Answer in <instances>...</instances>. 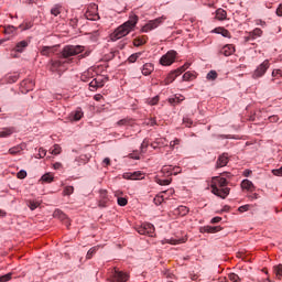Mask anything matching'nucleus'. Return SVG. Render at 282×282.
Listing matches in <instances>:
<instances>
[{
    "label": "nucleus",
    "instance_id": "412c9836",
    "mask_svg": "<svg viewBox=\"0 0 282 282\" xmlns=\"http://www.w3.org/2000/svg\"><path fill=\"white\" fill-rule=\"evenodd\" d=\"M144 174H142V172H133V173H128L124 174L123 177L126 180H142Z\"/></svg>",
    "mask_w": 282,
    "mask_h": 282
},
{
    "label": "nucleus",
    "instance_id": "338daca9",
    "mask_svg": "<svg viewBox=\"0 0 282 282\" xmlns=\"http://www.w3.org/2000/svg\"><path fill=\"white\" fill-rule=\"evenodd\" d=\"M278 17H282V4H280L275 11Z\"/></svg>",
    "mask_w": 282,
    "mask_h": 282
},
{
    "label": "nucleus",
    "instance_id": "09e8293b",
    "mask_svg": "<svg viewBox=\"0 0 282 282\" xmlns=\"http://www.w3.org/2000/svg\"><path fill=\"white\" fill-rule=\"evenodd\" d=\"M117 202H118L119 206H127V204H128V200L124 197H118Z\"/></svg>",
    "mask_w": 282,
    "mask_h": 282
},
{
    "label": "nucleus",
    "instance_id": "4be33fe9",
    "mask_svg": "<svg viewBox=\"0 0 282 282\" xmlns=\"http://www.w3.org/2000/svg\"><path fill=\"white\" fill-rule=\"evenodd\" d=\"M177 76H182V74H177V69L171 72L165 78V85H171V83H173Z\"/></svg>",
    "mask_w": 282,
    "mask_h": 282
},
{
    "label": "nucleus",
    "instance_id": "bf43d9fd",
    "mask_svg": "<svg viewBox=\"0 0 282 282\" xmlns=\"http://www.w3.org/2000/svg\"><path fill=\"white\" fill-rule=\"evenodd\" d=\"M273 175H276L278 177H281L282 176V169H276V170H273L272 171Z\"/></svg>",
    "mask_w": 282,
    "mask_h": 282
},
{
    "label": "nucleus",
    "instance_id": "774afa93",
    "mask_svg": "<svg viewBox=\"0 0 282 282\" xmlns=\"http://www.w3.org/2000/svg\"><path fill=\"white\" fill-rule=\"evenodd\" d=\"M259 194H257V193H253V194H251V195H249V199H259Z\"/></svg>",
    "mask_w": 282,
    "mask_h": 282
},
{
    "label": "nucleus",
    "instance_id": "6e6552de",
    "mask_svg": "<svg viewBox=\"0 0 282 282\" xmlns=\"http://www.w3.org/2000/svg\"><path fill=\"white\" fill-rule=\"evenodd\" d=\"M270 68V62L265 59L262 64H260L257 69L254 70L252 78H261L264 76L265 72Z\"/></svg>",
    "mask_w": 282,
    "mask_h": 282
},
{
    "label": "nucleus",
    "instance_id": "ddd939ff",
    "mask_svg": "<svg viewBox=\"0 0 282 282\" xmlns=\"http://www.w3.org/2000/svg\"><path fill=\"white\" fill-rule=\"evenodd\" d=\"M14 32H17V29H14V26L4 28V34L7 37L2 39L1 43H3L4 41H10L12 39V36H14Z\"/></svg>",
    "mask_w": 282,
    "mask_h": 282
},
{
    "label": "nucleus",
    "instance_id": "c03bdc74",
    "mask_svg": "<svg viewBox=\"0 0 282 282\" xmlns=\"http://www.w3.org/2000/svg\"><path fill=\"white\" fill-rule=\"evenodd\" d=\"M89 87L91 88L90 91H94V89H98V78L93 79L89 83Z\"/></svg>",
    "mask_w": 282,
    "mask_h": 282
},
{
    "label": "nucleus",
    "instance_id": "2f4dec72",
    "mask_svg": "<svg viewBox=\"0 0 282 282\" xmlns=\"http://www.w3.org/2000/svg\"><path fill=\"white\" fill-rule=\"evenodd\" d=\"M176 212L178 213V215H181V217H184V216L188 215V207H186V206H178Z\"/></svg>",
    "mask_w": 282,
    "mask_h": 282
},
{
    "label": "nucleus",
    "instance_id": "5701e85b",
    "mask_svg": "<svg viewBox=\"0 0 282 282\" xmlns=\"http://www.w3.org/2000/svg\"><path fill=\"white\" fill-rule=\"evenodd\" d=\"M147 41H149V37H147V35H142L133 40V45L135 47H140V45H144Z\"/></svg>",
    "mask_w": 282,
    "mask_h": 282
},
{
    "label": "nucleus",
    "instance_id": "052dcab7",
    "mask_svg": "<svg viewBox=\"0 0 282 282\" xmlns=\"http://www.w3.org/2000/svg\"><path fill=\"white\" fill-rule=\"evenodd\" d=\"M110 165H111V159L109 158L104 159L102 166H110Z\"/></svg>",
    "mask_w": 282,
    "mask_h": 282
},
{
    "label": "nucleus",
    "instance_id": "423d86ee",
    "mask_svg": "<svg viewBox=\"0 0 282 282\" xmlns=\"http://www.w3.org/2000/svg\"><path fill=\"white\" fill-rule=\"evenodd\" d=\"M175 58H177V52L169 51L166 54H164L160 58V63H161V65L169 67V66L173 65V63H175Z\"/></svg>",
    "mask_w": 282,
    "mask_h": 282
},
{
    "label": "nucleus",
    "instance_id": "72a5a7b5",
    "mask_svg": "<svg viewBox=\"0 0 282 282\" xmlns=\"http://www.w3.org/2000/svg\"><path fill=\"white\" fill-rule=\"evenodd\" d=\"M51 14H53V17H58V14H61V6L55 4V6L51 9Z\"/></svg>",
    "mask_w": 282,
    "mask_h": 282
},
{
    "label": "nucleus",
    "instance_id": "6ab92c4d",
    "mask_svg": "<svg viewBox=\"0 0 282 282\" xmlns=\"http://www.w3.org/2000/svg\"><path fill=\"white\" fill-rule=\"evenodd\" d=\"M221 230L220 226H205V227H200V232H209V234H215V232H219Z\"/></svg>",
    "mask_w": 282,
    "mask_h": 282
},
{
    "label": "nucleus",
    "instance_id": "aec40b11",
    "mask_svg": "<svg viewBox=\"0 0 282 282\" xmlns=\"http://www.w3.org/2000/svg\"><path fill=\"white\" fill-rule=\"evenodd\" d=\"M83 116H84L83 110L77 109L70 113L69 118L72 122H78V120H82Z\"/></svg>",
    "mask_w": 282,
    "mask_h": 282
},
{
    "label": "nucleus",
    "instance_id": "3c124183",
    "mask_svg": "<svg viewBox=\"0 0 282 282\" xmlns=\"http://www.w3.org/2000/svg\"><path fill=\"white\" fill-rule=\"evenodd\" d=\"M118 127H127L129 124V119H121L117 122Z\"/></svg>",
    "mask_w": 282,
    "mask_h": 282
},
{
    "label": "nucleus",
    "instance_id": "c756f323",
    "mask_svg": "<svg viewBox=\"0 0 282 282\" xmlns=\"http://www.w3.org/2000/svg\"><path fill=\"white\" fill-rule=\"evenodd\" d=\"M21 151H23V147H21V145H15V147L9 149L10 155H19V153H21Z\"/></svg>",
    "mask_w": 282,
    "mask_h": 282
},
{
    "label": "nucleus",
    "instance_id": "a211bd4d",
    "mask_svg": "<svg viewBox=\"0 0 282 282\" xmlns=\"http://www.w3.org/2000/svg\"><path fill=\"white\" fill-rule=\"evenodd\" d=\"M28 45H30V43L25 40H22L15 44L13 50L14 52L22 53V52H25V48L28 47Z\"/></svg>",
    "mask_w": 282,
    "mask_h": 282
},
{
    "label": "nucleus",
    "instance_id": "b1692460",
    "mask_svg": "<svg viewBox=\"0 0 282 282\" xmlns=\"http://www.w3.org/2000/svg\"><path fill=\"white\" fill-rule=\"evenodd\" d=\"M40 54H42V56H50V54H54V46H43Z\"/></svg>",
    "mask_w": 282,
    "mask_h": 282
},
{
    "label": "nucleus",
    "instance_id": "bb28decb",
    "mask_svg": "<svg viewBox=\"0 0 282 282\" xmlns=\"http://www.w3.org/2000/svg\"><path fill=\"white\" fill-rule=\"evenodd\" d=\"M14 133V128H2L1 138H10Z\"/></svg>",
    "mask_w": 282,
    "mask_h": 282
},
{
    "label": "nucleus",
    "instance_id": "c9c22d12",
    "mask_svg": "<svg viewBox=\"0 0 282 282\" xmlns=\"http://www.w3.org/2000/svg\"><path fill=\"white\" fill-rule=\"evenodd\" d=\"M155 206H160V204H162V202H164V195L159 194L154 197L153 199Z\"/></svg>",
    "mask_w": 282,
    "mask_h": 282
},
{
    "label": "nucleus",
    "instance_id": "f8f14e48",
    "mask_svg": "<svg viewBox=\"0 0 282 282\" xmlns=\"http://www.w3.org/2000/svg\"><path fill=\"white\" fill-rule=\"evenodd\" d=\"M228 164V153H223L218 156V160L216 162L217 169H221L224 166H227Z\"/></svg>",
    "mask_w": 282,
    "mask_h": 282
},
{
    "label": "nucleus",
    "instance_id": "8fccbe9b",
    "mask_svg": "<svg viewBox=\"0 0 282 282\" xmlns=\"http://www.w3.org/2000/svg\"><path fill=\"white\" fill-rule=\"evenodd\" d=\"M156 182L160 186H169L171 184V180H158Z\"/></svg>",
    "mask_w": 282,
    "mask_h": 282
},
{
    "label": "nucleus",
    "instance_id": "4c0bfd02",
    "mask_svg": "<svg viewBox=\"0 0 282 282\" xmlns=\"http://www.w3.org/2000/svg\"><path fill=\"white\" fill-rule=\"evenodd\" d=\"M273 271L275 273V276L281 278L282 276V264H278L273 267Z\"/></svg>",
    "mask_w": 282,
    "mask_h": 282
},
{
    "label": "nucleus",
    "instance_id": "7c9ffc66",
    "mask_svg": "<svg viewBox=\"0 0 282 282\" xmlns=\"http://www.w3.org/2000/svg\"><path fill=\"white\" fill-rule=\"evenodd\" d=\"M26 204H28L30 210H36V208H39V206H41V203L37 200H28Z\"/></svg>",
    "mask_w": 282,
    "mask_h": 282
},
{
    "label": "nucleus",
    "instance_id": "9b49d317",
    "mask_svg": "<svg viewBox=\"0 0 282 282\" xmlns=\"http://www.w3.org/2000/svg\"><path fill=\"white\" fill-rule=\"evenodd\" d=\"M21 89L22 94H28V91H32V89H34V82L32 79L22 82Z\"/></svg>",
    "mask_w": 282,
    "mask_h": 282
},
{
    "label": "nucleus",
    "instance_id": "a19ab883",
    "mask_svg": "<svg viewBox=\"0 0 282 282\" xmlns=\"http://www.w3.org/2000/svg\"><path fill=\"white\" fill-rule=\"evenodd\" d=\"M8 83L12 84V83H17V80H19V75L14 74V75H9L6 77Z\"/></svg>",
    "mask_w": 282,
    "mask_h": 282
},
{
    "label": "nucleus",
    "instance_id": "f704fd0d",
    "mask_svg": "<svg viewBox=\"0 0 282 282\" xmlns=\"http://www.w3.org/2000/svg\"><path fill=\"white\" fill-rule=\"evenodd\" d=\"M96 252H98V247L90 248L86 254V259H91V257H94Z\"/></svg>",
    "mask_w": 282,
    "mask_h": 282
},
{
    "label": "nucleus",
    "instance_id": "864d4df0",
    "mask_svg": "<svg viewBox=\"0 0 282 282\" xmlns=\"http://www.w3.org/2000/svg\"><path fill=\"white\" fill-rule=\"evenodd\" d=\"M10 279H12V273H7L1 276V282L10 281Z\"/></svg>",
    "mask_w": 282,
    "mask_h": 282
},
{
    "label": "nucleus",
    "instance_id": "f3484780",
    "mask_svg": "<svg viewBox=\"0 0 282 282\" xmlns=\"http://www.w3.org/2000/svg\"><path fill=\"white\" fill-rule=\"evenodd\" d=\"M154 69H155V66H153L152 63H145L142 67V74L143 76H151Z\"/></svg>",
    "mask_w": 282,
    "mask_h": 282
},
{
    "label": "nucleus",
    "instance_id": "a878e982",
    "mask_svg": "<svg viewBox=\"0 0 282 282\" xmlns=\"http://www.w3.org/2000/svg\"><path fill=\"white\" fill-rule=\"evenodd\" d=\"M216 34H221V36H225V39H230V31L226 30L224 28H217L215 29Z\"/></svg>",
    "mask_w": 282,
    "mask_h": 282
},
{
    "label": "nucleus",
    "instance_id": "0e129e2a",
    "mask_svg": "<svg viewBox=\"0 0 282 282\" xmlns=\"http://www.w3.org/2000/svg\"><path fill=\"white\" fill-rule=\"evenodd\" d=\"M57 215H59V218H61V219H64V218H65V214H63V212H61V210H56V212L54 213V217H57Z\"/></svg>",
    "mask_w": 282,
    "mask_h": 282
},
{
    "label": "nucleus",
    "instance_id": "f257e3e1",
    "mask_svg": "<svg viewBox=\"0 0 282 282\" xmlns=\"http://www.w3.org/2000/svg\"><path fill=\"white\" fill-rule=\"evenodd\" d=\"M85 51V46L83 45H66L62 50V57L66 58V61H52L51 62V72H58L65 63H74V58L72 56H78V54H83Z\"/></svg>",
    "mask_w": 282,
    "mask_h": 282
},
{
    "label": "nucleus",
    "instance_id": "5fc2aeb1",
    "mask_svg": "<svg viewBox=\"0 0 282 282\" xmlns=\"http://www.w3.org/2000/svg\"><path fill=\"white\" fill-rule=\"evenodd\" d=\"M69 25H70V28H77L78 26V19H72L70 21H69Z\"/></svg>",
    "mask_w": 282,
    "mask_h": 282
},
{
    "label": "nucleus",
    "instance_id": "2eb2a0df",
    "mask_svg": "<svg viewBox=\"0 0 282 282\" xmlns=\"http://www.w3.org/2000/svg\"><path fill=\"white\" fill-rule=\"evenodd\" d=\"M235 52V45L232 44H226L221 50L220 54H224V56H232V53Z\"/></svg>",
    "mask_w": 282,
    "mask_h": 282
},
{
    "label": "nucleus",
    "instance_id": "58836bf2",
    "mask_svg": "<svg viewBox=\"0 0 282 282\" xmlns=\"http://www.w3.org/2000/svg\"><path fill=\"white\" fill-rule=\"evenodd\" d=\"M52 155H59L61 153V145L55 144L53 148H51Z\"/></svg>",
    "mask_w": 282,
    "mask_h": 282
},
{
    "label": "nucleus",
    "instance_id": "c85d7f7f",
    "mask_svg": "<svg viewBox=\"0 0 282 282\" xmlns=\"http://www.w3.org/2000/svg\"><path fill=\"white\" fill-rule=\"evenodd\" d=\"M184 96L180 95L178 97L175 96L174 98H170L169 102L170 105H180V102H183Z\"/></svg>",
    "mask_w": 282,
    "mask_h": 282
},
{
    "label": "nucleus",
    "instance_id": "20e7f679",
    "mask_svg": "<svg viewBox=\"0 0 282 282\" xmlns=\"http://www.w3.org/2000/svg\"><path fill=\"white\" fill-rule=\"evenodd\" d=\"M109 282H128L129 275L126 272H122L118 269H112L110 272V279H108Z\"/></svg>",
    "mask_w": 282,
    "mask_h": 282
},
{
    "label": "nucleus",
    "instance_id": "4468645a",
    "mask_svg": "<svg viewBox=\"0 0 282 282\" xmlns=\"http://www.w3.org/2000/svg\"><path fill=\"white\" fill-rule=\"evenodd\" d=\"M241 188L243 191H248L249 193H253L256 187H254V184L250 180H243L241 182Z\"/></svg>",
    "mask_w": 282,
    "mask_h": 282
},
{
    "label": "nucleus",
    "instance_id": "13d9d810",
    "mask_svg": "<svg viewBox=\"0 0 282 282\" xmlns=\"http://www.w3.org/2000/svg\"><path fill=\"white\" fill-rule=\"evenodd\" d=\"M148 147H149V141H147V139H145L141 143V151H142V153H144V149H147Z\"/></svg>",
    "mask_w": 282,
    "mask_h": 282
},
{
    "label": "nucleus",
    "instance_id": "e2e57ef3",
    "mask_svg": "<svg viewBox=\"0 0 282 282\" xmlns=\"http://www.w3.org/2000/svg\"><path fill=\"white\" fill-rule=\"evenodd\" d=\"M219 221H221V217L216 216L210 220V224H219Z\"/></svg>",
    "mask_w": 282,
    "mask_h": 282
},
{
    "label": "nucleus",
    "instance_id": "393cba45",
    "mask_svg": "<svg viewBox=\"0 0 282 282\" xmlns=\"http://www.w3.org/2000/svg\"><path fill=\"white\" fill-rule=\"evenodd\" d=\"M227 14L228 13L224 9L216 10V19H218V21H226Z\"/></svg>",
    "mask_w": 282,
    "mask_h": 282
},
{
    "label": "nucleus",
    "instance_id": "cd10ccee",
    "mask_svg": "<svg viewBox=\"0 0 282 282\" xmlns=\"http://www.w3.org/2000/svg\"><path fill=\"white\" fill-rule=\"evenodd\" d=\"M41 182H44L45 184H52V182H54V176L51 173H46L41 177Z\"/></svg>",
    "mask_w": 282,
    "mask_h": 282
},
{
    "label": "nucleus",
    "instance_id": "603ef678",
    "mask_svg": "<svg viewBox=\"0 0 282 282\" xmlns=\"http://www.w3.org/2000/svg\"><path fill=\"white\" fill-rule=\"evenodd\" d=\"M239 213H248L250 210V205H242L238 208Z\"/></svg>",
    "mask_w": 282,
    "mask_h": 282
},
{
    "label": "nucleus",
    "instance_id": "69168bd1",
    "mask_svg": "<svg viewBox=\"0 0 282 282\" xmlns=\"http://www.w3.org/2000/svg\"><path fill=\"white\" fill-rule=\"evenodd\" d=\"M102 98L104 97L100 94H97V95L94 96V100H96L97 102H100L102 100Z\"/></svg>",
    "mask_w": 282,
    "mask_h": 282
},
{
    "label": "nucleus",
    "instance_id": "49530a36",
    "mask_svg": "<svg viewBox=\"0 0 282 282\" xmlns=\"http://www.w3.org/2000/svg\"><path fill=\"white\" fill-rule=\"evenodd\" d=\"M17 177L18 180H25V177H28V172H25V170H21L18 172Z\"/></svg>",
    "mask_w": 282,
    "mask_h": 282
},
{
    "label": "nucleus",
    "instance_id": "1a4fd4ad",
    "mask_svg": "<svg viewBox=\"0 0 282 282\" xmlns=\"http://www.w3.org/2000/svg\"><path fill=\"white\" fill-rule=\"evenodd\" d=\"M164 20V18H158L154 20L149 21L143 28H142V32H151V30H155V28H159L160 24L162 23V21Z\"/></svg>",
    "mask_w": 282,
    "mask_h": 282
},
{
    "label": "nucleus",
    "instance_id": "9d476101",
    "mask_svg": "<svg viewBox=\"0 0 282 282\" xmlns=\"http://www.w3.org/2000/svg\"><path fill=\"white\" fill-rule=\"evenodd\" d=\"M99 208H107L109 206V196L107 195V189L99 191Z\"/></svg>",
    "mask_w": 282,
    "mask_h": 282
},
{
    "label": "nucleus",
    "instance_id": "de8ad7c7",
    "mask_svg": "<svg viewBox=\"0 0 282 282\" xmlns=\"http://www.w3.org/2000/svg\"><path fill=\"white\" fill-rule=\"evenodd\" d=\"M64 195H73L74 194V186H66L64 188Z\"/></svg>",
    "mask_w": 282,
    "mask_h": 282
},
{
    "label": "nucleus",
    "instance_id": "4d7b16f0",
    "mask_svg": "<svg viewBox=\"0 0 282 282\" xmlns=\"http://www.w3.org/2000/svg\"><path fill=\"white\" fill-rule=\"evenodd\" d=\"M177 144H180V139H175L174 141L170 142L171 149H175V147H177Z\"/></svg>",
    "mask_w": 282,
    "mask_h": 282
},
{
    "label": "nucleus",
    "instance_id": "473e14b6",
    "mask_svg": "<svg viewBox=\"0 0 282 282\" xmlns=\"http://www.w3.org/2000/svg\"><path fill=\"white\" fill-rule=\"evenodd\" d=\"M141 56H142L141 52L134 53L129 56L128 61H129V63H135V61H138Z\"/></svg>",
    "mask_w": 282,
    "mask_h": 282
},
{
    "label": "nucleus",
    "instance_id": "f03ea898",
    "mask_svg": "<svg viewBox=\"0 0 282 282\" xmlns=\"http://www.w3.org/2000/svg\"><path fill=\"white\" fill-rule=\"evenodd\" d=\"M135 25H138V15L133 14L129 18V20L116 29L112 33V41H118L124 36H127L132 30H134Z\"/></svg>",
    "mask_w": 282,
    "mask_h": 282
},
{
    "label": "nucleus",
    "instance_id": "a18cd8bd",
    "mask_svg": "<svg viewBox=\"0 0 282 282\" xmlns=\"http://www.w3.org/2000/svg\"><path fill=\"white\" fill-rule=\"evenodd\" d=\"M191 67V63H185L183 66L177 68V74H184L185 69H188Z\"/></svg>",
    "mask_w": 282,
    "mask_h": 282
},
{
    "label": "nucleus",
    "instance_id": "7ed1b4c3",
    "mask_svg": "<svg viewBox=\"0 0 282 282\" xmlns=\"http://www.w3.org/2000/svg\"><path fill=\"white\" fill-rule=\"evenodd\" d=\"M227 185L226 177L215 176L212 180V193L221 199H226L227 195H230V188L226 187Z\"/></svg>",
    "mask_w": 282,
    "mask_h": 282
},
{
    "label": "nucleus",
    "instance_id": "dca6fc26",
    "mask_svg": "<svg viewBox=\"0 0 282 282\" xmlns=\"http://www.w3.org/2000/svg\"><path fill=\"white\" fill-rule=\"evenodd\" d=\"M263 34V31L259 28L254 29L253 31L249 32L247 36V41H254V39H259Z\"/></svg>",
    "mask_w": 282,
    "mask_h": 282
},
{
    "label": "nucleus",
    "instance_id": "0eeeda50",
    "mask_svg": "<svg viewBox=\"0 0 282 282\" xmlns=\"http://www.w3.org/2000/svg\"><path fill=\"white\" fill-rule=\"evenodd\" d=\"M139 235H149V237H153V232H155V227L150 223H144L141 226L135 228Z\"/></svg>",
    "mask_w": 282,
    "mask_h": 282
},
{
    "label": "nucleus",
    "instance_id": "79ce46f5",
    "mask_svg": "<svg viewBox=\"0 0 282 282\" xmlns=\"http://www.w3.org/2000/svg\"><path fill=\"white\" fill-rule=\"evenodd\" d=\"M158 102H160V97L155 96L153 98L148 99V105H151L152 107L158 105Z\"/></svg>",
    "mask_w": 282,
    "mask_h": 282
},
{
    "label": "nucleus",
    "instance_id": "e433bc0d",
    "mask_svg": "<svg viewBox=\"0 0 282 282\" xmlns=\"http://www.w3.org/2000/svg\"><path fill=\"white\" fill-rule=\"evenodd\" d=\"M195 78V74L191 73V72H186L183 75V80L188 82V80H194Z\"/></svg>",
    "mask_w": 282,
    "mask_h": 282
},
{
    "label": "nucleus",
    "instance_id": "ea45409f",
    "mask_svg": "<svg viewBox=\"0 0 282 282\" xmlns=\"http://www.w3.org/2000/svg\"><path fill=\"white\" fill-rule=\"evenodd\" d=\"M207 80H216L217 78V72L216 70H210L207 76H206Z\"/></svg>",
    "mask_w": 282,
    "mask_h": 282
},
{
    "label": "nucleus",
    "instance_id": "39448f33",
    "mask_svg": "<svg viewBox=\"0 0 282 282\" xmlns=\"http://www.w3.org/2000/svg\"><path fill=\"white\" fill-rule=\"evenodd\" d=\"M85 18L88 21H99L100 15L98 14V4L91 3L88 6L87 11L85 13Z\"/></svg>",
    "mask_w": 282,
    "mask_h": 282
},
{
    "label": "nucleus",
    "instance_id": "6e6d98bb",
    "mask_svg": "<svg viewBox=\"0 0 282 282\" xmlns=\"http://www.w3.org/2000/svg\"><path fill=\"white\" fill-rule=\"evenodd\" d=\"M45 155H47V151L43 148L39 149V156L40 158H45Z\"/></svg>",
    "mask_w": 282,
    "mask_h": 282
},
{
    "label": "nucleus",
    "instance_id": "37998d69",
    "mask_svg": "<svg viewBox=\"0 0 282 282\" xmlns=\"http://www.w3.org/2000/svg\"><path fill=\"white\" fill-rule=\"evenodd\" d=\"M228 276H229V281L231 282H241V278H239V275L235 273H230Z\"/></svg>",
    "mask_w": 282,
    "mask_h": 282
},
{
    "label": "nucleus",
    "instance_id": "680f3d73",
    "mask_svg": "<svg viewBox=\"0 0 282 282\" xmlns=\"http://www.w3.org/2000/svg\"><path fill=\"white\" fill-rule=\"evenodd\" d=\"M272 76H273L274 78H276V76H282V70H281V69H275V70H273V72H272Z\"/></svg>",
    "mask_w": 282,
    "mask_h": 282
}]
</instances>
